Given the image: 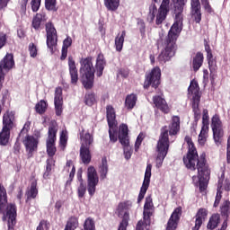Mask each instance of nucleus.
I'll list each match as a JSON object with an SVG mask.
<instances>
[{
    "mask_svg": "<svg viewBox=\"0 0 230 230\" xmlns=\"http://www.w3.org/2000/svg\"><path fill=\"white\" fill-rule=\"evenodd\" d=\"M174 4V22L168 31L167 37H165L163 46L164 49L157 57L159 64H166L169 60H172V57H175L177 51V39L182 31V22L184 21V0H172Z\"/></svg>",
    "mask_w": 230,
    "mask_h": 230,
    "instance_id": "nucleus-1",
    "label": "nucleus"
},
{
    "mask_svg": "<svg viewBox=\"0 0 230 230\" xmlns=\"http://www.w3.org/2000/svg\"><path fill=\"white\" fill-rule=\"evenodd\" d=\"M185 142L189 149L187 155L183 156V164H185L187 170H191V172L198 170L199 191L200 193H204L208 190V184L211 175V170L206 159V153H202L199 157L197 147H195L191 137L186 136Z\"/></svg>",
    "mask_w": 230,
    "mask_h": 230,
    "instance_id": "nucleus-2",
    "label": "nucleus"
},
{
    "mask_svg": "<svg viewBox=\"0 0 230 230\" xmlns=\"http://www.w3.org/2000/svg\"><path fill=\"white\" fill-rule=\"evenodd\" d=\"M7 205V206H6ZM0 213H3V220L7 218V230H15L17 224V206L14 203L8 204L6 189L0 183Z\"/></svg>",
    "mask_w": 230,
    "mask_h": 230,
    "instance_id": "nucleus-3",
    "label": "nucleus"
},
{
    "mask_svg": "<svg viewBox=\"0 0 230 230\" xmlns=\"http://www.w3.org/2000/svg\"><path fill=\"white\" fill-rule=\"evenodd\" d=\"M79 73L81 82L84 89H93L94 85V66H93V57L81 58L79 60Z\"/></svg>",
    "mask_w": 230,
    "mask_h": 230,
    "instance_id": "nucleus-4",
    "label": "nucleus"
},
{
    "mask_svg": "<svg viewBox=\"0 0 230 230\" xmlns=\"http://www.w3.org/2000/svg\"><path fill=\"white\" fill-rule=\"evenodd\" d=\"M157 157H156V168L163 166L164 157L168 155V149L170 148V138L168 135V129L166 127L161 128V134L157 142Z\"/></svg>",
    "mask_w": 230,
    "mask_h": 230,
    "instance_id": "nucleus-5",
    "label": "nucleus"
},
{
    "mask_svg": "<svg viewBox=\"0 0 230 230\" xmlns=\"http://www.w3.org/2000/svg\"><path fill=\"white\" fill-rule=\"evenodd\" d=\"M58 132V125L53 120L49 126L48 137L46 139L47 155L53 159L57 154V133Z\"/></svg>",
    "mask_w": 230,
    "mask_h": 230,
    "instance_id": "nucleus-6",
    "label": "nucleus"
},
{
    "mask_svg": "<svg viewBox=\"0 0 230 230\" xmlns=\"http://www.w3.org/2000/svg\"><path fill=\"white\" fill-rule=\"evenodd\" d=\"M132 208V201L125 200L118 204L117 215L121 221L119 225L118 230H127L128 227V222H130V212L128 211Z\"/></svg>",
    "mask_w": 230,
    "mask_h": 230,
    "instance_id": "nucleus-7",
    "label": "nucleus"
},
{
    "mask_svg": "<svg viewBox=\"0 0 230 230\" xmlns=\"http://www.w3.org/2000/svg\"><path fill=\"white\" fill-rule=\"evenodd\" d=\"M189 94H192V111L194 112V121H199L200 119V87L199 86V82L192 80L188 88Z\"/></svg>",
    "mask_w": 230,
    "mask_h": 230,
    "instance_id": "nucleus-8",
    "label": "nucleus"
},
{
    "mask_svg": "<svg viewBox=\"0 0 230 230\" xmlns=\"http://www.w3.org/2000/svg\"><path fill=\"white\" fill-rule=\"evenodd\" d=\"M80 223L78 221V217L75 216H72L67 219L64 230H76L78 229ZM81 230H96V223H94V219H93L92 217L86 218L83 224V228Z\"/></svg>",
    "mask_w": 230,
    "mask_h": 230,
    "instance_id": "nucleus-9",
    "label": "nucleus"
},
{
    "mask_svg": "<svg viewBox=\"0 0 230 230\" xmlns=\"http://www.w3.org/2000/svg\"><path fill=\"white\" fill-rule=\"evenodd\" d=\"M161 85V68L154 67L150 72H146L144 81V89H149L150 86L157 89Z\"/></svg>",
    "mask_w": 230,
    "mask_h": 230,
    "instance_id": "nucleus-10",
    "label": "nucleus"
},
{
    "mask_svg": "<svg viewBox=\"0 0 230 230\" xmlns=\"http://www.w3.org/2000/svg\"><path fill=\"white\" fill-rule=\"evenodd\" d=\"M45 30L47 33V48L50 50V53L57 51V44L58 42V35H57V29L51 22H48L45 24Z\"/></svg>",
    "mask_w": 230,
    "mask_h": 230,
    "instance_id": "nucleus-11",
    "label": "nucleus"
},
{
    "mask_svg": "<svg viewBox=\"0 0 230 230\" xmlns=\"http://www.w3.org/2000/svg\"><path fill=\"white\" fill-rule=\"evenodd\" d=\"M211 128L213 131V139L217 146L222 145V137H224V128L219 114H215L211 119Z\"/></svg>",
    "mask_w": 230,
    "mask_h": 230,
    "instance_id": "nucleus-12",
    "label": "nucleus"
},
{
    "mask_svg": "<svg viewBox=\"0 0 230 230\" xmlns=\"http://www.w3.org/2000/svg\"><path fill=\"white\" fill-rule=\"evenodd\" d=\"M14 66L15 60H13V54L12 53H7L0 61V91L3 89V83L4 82V71L8 73L13 69Z\"/></svg>",
    "mask_w": 230,
    "mask_h": 230,
    "instance_id": "nucleus-13",
    "label": "nucleus"
},
{
    "mask_svg": "<svg viewBox=\"0 0 230 230\" xmlns=\"http://www.w3.org/2000/svg\"><path fill=\"white\" fill-rule=\"evenodd\" d=\"M39 137H35L33 136H27L22 139V143H23L27 154V159H31L33 154L39 150Z\"/></svg>",
    "mask_w": 230,
    "mask_h": 230,
    "instance_id": "nucleus-14",
    "label": "nucleus"
},
{
    "mask_svg": "<svg viewBox=\"0 0 230 230\" xmlns=\"http://www.w3.org/2000/svg\"><path fill=\"white\" fill-rule=\"evenodd\" d=\"M100 182V178L98 177V172L94 166H90L87 169V184H88V193L90 197H93L96 193V186Z\"/></svg>",
    "mask_w": 230,
    "mask_h": 230,
    "instance_id": "nucleus-15",
    "label": "nucleus"
},
{
    "mask_svg": "<svg viewBox=\"0 0 230 230\" xmlns=\"http://www.w3.org/2000/svg\"><path fill=\"white\" fill-rule=\"evenodd\" d=\"M151 177H152V164H147L145 176H144V181L137 197V204H140L143 201V199H145V195H146V191H148V188H150Z\"/></svg>",
    "mask_w": 230,
    "mask_h": 230,
    "instance_id": "nucleus-16",
    "label": "nucleus"
},
{
    "mask_svg": "<svg viewBox=\"0 0 230 230\" xmlns=\"http://www.w3.org/2000/svg\"><path fill=\"white\" fill-rule=\"evenodd\" d=\"M170 13V0H163L160 7L158 8V12L156 13L155 24L160 26L163 24L164 21H166V17Z\"/></svg>",
    "mask_w": 230,
    "mask_h": 230,
    "instance_id": "nucleus-17",
    "label": "nucleus"
},
{
    "mask_svg": "<svg viewBox=\"0 0 230 230\" xmlns=\"http://www.w3.org/2000/svg\"><path fill=\"white\" fill-rule=\"evenodd\" d=\"M190 15L196 24H200L202 21L200 0H190Z\"/></svg>",
    "mask_w": 230,
    "mask_h": 230,
    "instance_id": "nucleus-18",
    "label": "nucleus"
},
{
    "mask_svg": "<svg viewBox=\"0 0 230 230\" xmlns=\"http://www.w3.org/2000/svg\"><path fill=\"white\" fill-rule=\"evenodd\" d=\"M68 71L70 75V84L72 85H78V68L76 67V61L73 56L68 57Z\"/></svg>",
    "mask_w": 230,
    "mask_h": 230,
    "instance_id": "nucleus-19",
    "label": "nucleus"
},
{
    "mask_svg": "<svg viewBox=\"0 0 230 230\" xmlns=\"http://www.w3.org/2000/svg\"><path fill=\"white\" fill-rule=\"evenodd\" d=\"M182 215V207L176 208L172 213L168 222L166 230H175L179 225V220H181V216Z\"/></svg>",
    "mask_w": 230,
    "mask_h": 230,
    "instance_id": "nucleus-20",
    "label": "nucleus"
},
{
    "mask_svg": "<svg viewBox=\"0 0 230 230\" xmlns=\"http://www.w3.org/2000/svg\"><path fill=\"white\" fill-rule=\"evenodd\" d=\"M153 103L155 108L157 109V111H162L163 114H170L171 109L164 97L161 95L153 96Z\"/></svg>",
    "mask_w": 230,
    "mask_h": 230,
    "instance_id": "nucleus-21",
    "label": "nucleus"
},
{
    "mask_svg": "<svg viewBox=\"0 0 230 230\" xmlns=\"http://www.w3.org/2000/svg\"><path fill=\"white\" fill-rule=\"evenodd\" d=\"M54 105L56 116H62V112L64 111L62 108V105H64V97L62 96V87L60 86H58L55 89Z\"/></svg>",
    "mask_w": 230,
    "mask_h": 230,
    "instance_id": "nucleus-22",
    "label": "nucleus"
},
{
    "mask_svg": "<svg viewBox=\"0 0 230 230\" xmlns=\"http://www.w3.org/2000/svg\"><path fill=\"white\" fill-rule=\"evenodd\" d=\"M3 128L12 130L15 127V112L6 111L3 115Z\"/></svg>",
    "mask_w": 230,
    "mask_h": 230,
    "instance_id": "nucleus-23",
    "label": "nucleus"
},
{
    "mask_svg": "<svg viewBox=\"0 0 230 230\" xmlns=\"http://www.w3.org/2000/svg\"><path fill=\"white\" fill-rule=\"evenodd\" d=\"M39 196V189L37 188V180H33L31 182V188H27L25 191V202L26 204H31V200H35Z\"/></svg>",
    "mask_w": 230,
    "mask_h": 230,
    "instance_id": "nucleus-24",
    "label": "nucleus"
},
{
    "mask_svg": "<svg viewBox=\"0 0 230 230\" xmlns=\"http://www.w3.org/2000/svg\"><path fill=\"white\" fill-rule=\"evenodd\" d=\"M166 127L167 133L169 132L170 136H177L179 132L181 131V117L179 116H172V121L171 124L169 125V129L168 126H164Z\"/></svg>",
    "mask_w": 230,
    "mask_h": 230,
    "instance_id": "nucleus-25",
    "label": "nucleus"
},
{
    "mask_svg": "<svg viewBox=\"0 0 230 230\" xmlns=\"http://www.w3.org/2000/svg\"><path fill=\"white\" fill-rule=\"evenodd\" d=\"M195 218V226L192 227V230H199L202 227V224L208 218V209L199 208L196 213Z\"/></svg>",
    "mask_w": 230,
    "mask_h": 230,
    "instance_id": "nucleus-26",
    "label": "nucleus"
},
{
    "mask_svg": "<svg viewBox=\"0 0 230 230\" xmlns=\"http://www.w3.org/2000/svg\"><path fill=\"white\" fill-rule=\"evenodd\" d=\"M106 118L108 127H118V120H116V110L112 105L106 106Z\"/></svg>",
    "mask_w": 230,
    "mask_h": 230,
    "instance_id": "nucleus-27",
    "label": "nucleus"
},
{
    "mask_svg": "<svg viewBox=\"0 0 230 230\" xmlns=\"http://www.w3.org/2000/svg\"><path fill=\"white\" fill-rule=\"evenodd\" d=\"M105 66H107V61L105 60V56L100 53L97 56L96 63H95V69L96 75L100 78L103 75V69H105Z\"/></svg>",
    "mask_w": 230,
    "mask_h": 230,
    "instance_id": "nucleus-28",
    "label": "nucleus"
},
{
    "mask_svg": "<svg viewBox=\"0 0 230 230\" xmlns=\"http://www.w3.org/2000/svg\"><path fill=\"white\" fill-rule=\"evenodd\" d=\"M44 21H46V14L44 13H38L32 18L31 27L34 28L36 30V31H39V30H40V26H41L42 22H44Z\"/></svg>",
    "mask_w": 230,
    "mask_h": 230,
    "instance_id": "nucleus-29",
    "label": "nucleus"
},
{
    "mask_svg": "<svg viewBox=\"0 0 230 230\" xmlns=\"http://www.w3.org/2000/svg\"><path fill=\"white\" fill-rule=\"evenodd\" d=\"M202 64H204V54L202 52H197L192 59L193 71L197 73L202 67Z\"/></svg>",
    "mask_w": 230,
    "mask_h": 230,
    "instance_id": "nucleus-30",
    "label": "nucleus"
},
{
    "mask_svg": "<svg viewBox=\"0 0 230 230\" xmlns=\"http://www.w3.org/2000/svg\"><path fill=\"white\" fill-rule=\"evenodd\" d=\"M94 143V137L90 133L81 135V148H91Z\"/></svg>",
    "mask_w": 230,
    "mask_h": 230,
    "instance_id": "nucleus-31",
    "label": "nucleus"
},
{
    "mask_svg": "<svg viewBox=\"0 0 230 230\" xmlns=\"http://www.w3.org/2000/svg\"><path fill=\"white\" fill-rule=\"evenodd\" d=\"M72 44L73 39L69 36L63 40L60 60H66V58H67V49L71 48Z\"/></svg>",
    "mask_w": 230,
    "mask_h": 230,
    "instance_id": "nucleus-32",
    "label": "nucleus"
},
{
    "mask_svg": "<svg viewBox=\"0 0 230 230\" xmlns=\"http://www.w3.org/2000/svg\"><path fill=\"white\" fill-rule=\"evenodd\" d=\"M80 159L84 164H89L91 159H93L91 148L80 147Z\"/></svg>",
    "mask_w": 230,
    "mask_h": 230,
    "instance_id": "nucleus-33",
    "label": "nucleus"
},
{
    "mask_svg": "<svg viewBox=\"0 0 230 230\" xmlns=\"http://www.w3.org/2000/svg\"><path fill=\"white\" fill-rule=\"evenodd\" d=\"M125 37H127V31H122L121 34H118L117 37L115 38L116 51L121 52V50L123 49Z\"/></svg>",
    "mask_w": 230,
    "mask_h": 230,
    "instance_id": "nucleus-34",
    "label": "nucleus"
},
{
    "mask_svg": "<svg viewBox=\"0 0 230 230\" xmlns=\"http://www.w3.org/2000/svg\"><path fill=\"white\" fill-rule=\"evenodd\" d=\"M220 224V215L219 214H213L207 225V229H217L218 227V225Z\"/></svg>",
    "mask_w": 230,
    "mask_h": 230,
    "instance_id": "nucleus-35",
    "label": "nucleus"
},
{
    "mask_svg": "<svg viewBox=\"0 0 230 230\" xmlns=\"http://www.w3.org/2000/svg\"><path fill=\"white\" fill-rule=\"evenodd\" d=\"M137 102V96L134 93L128 94L125 100V107L128 111H132L134 107H136V102Z\"/></svg>",
    "mask_w": 230,
    "mask_h": 230,
    "instance_id": "nucleus-36",
    "label": "nucleus"
},
{
    "mask_svg": "<svg viewBox=\"0 0 230 230\" xmlns=\"http://www.w3.org/2000/svg\"><path fill=\"white\" fill-rule=\"evenodd\" d=\"M208 131H209V126L202 125L201 130L198 138L199 145H206V141H208Z\"/></svg>",
    "mask_w": 230,
    "mask_h": 230,
    "instance_id": "nucleus-37",
    "label": "nucleus"
},
{
    "mask_svg": "<svg viewBox=\"0 0 230 230\" xmlns=\"http://www.w3.org/2000/svg\"><path fill=\"white\" fill-rule=\"evenodd\" d=\"M10 130L11 129L2 128L0 132V145L2 146H6V145H8V142L10 141Z\"/></svg>",
    "mask_w": 230,
    "mask_h": 230,
    "instance_id": "nucleus-38",
    "label": "nucleus"
},
{
    "mask_svg": "<svg viewBox=\"0 0 230 230\" xmlns=\"http://www.w3.org/2000/svg\"><path fill=\"white\" fill-rule=\"evenodd\" d=\"M55 166V160L53 158H49L46 161V170L43 173V179H49V175H51V170Z\"/></svg>",
    "mask_w": 230,
    "mask_h": 230,
    "instance_id": "nucleus-39",
    "label": "nucleus"
},
{
    "mask_svg": "<svg viewBox=\"0 0 230 230\" xmlns=\"http://www.w3.org/2000/svg\"><path fill=\"white\" fill-rule=\"evenodd\" d=\"M104 5L110 12H116L119 8V0H104Z\"/></svg>",
    "mask_w": 230,
    "mask_h": 230,
    "instance_id": "nucleus-40",
    "label": "nucleus"
},
{
    "mask_svg": "<svg viewBox=\"0 0 230 230\" xmlns=\"http://www.w3.org/2000/svg\"><path fill=\"white\" fill-rule=\"evenodd\" d=\"M100 173L102 179H107L109 173V165L107 164V157H102V165L100 166Z\"/></svg>",
    "mask_w": 230,
    "mask_h": 230,
    "instance_id": "nucleus-41",
    "label": "nucleus"
},
{
    "mask_svg": "<svg viewBox=\"0 0 230 230\" xmlns=\"http://www.w3.org/2000/svg\"><path fill=\"white\" fill-rule=\"evenodd\" d=\"M35 111L38 114H44L48 111V102L44 100L40 101L35 106Z\"/></svg>",
    "mask_w": 230,
    "mask_h": 230,
    "instance_id": "nucleus-42",
    "label": "nucleus"
},
{
    "mask_svg": "<svg viewBox=\"0 0 230 230\" xmlns=\"http://www.w3.org/2000/svg\"><path fill=\"white\" fill-rule=\"evenodd\" d=\"M137 24L142 39H146V23H145V21L138 19Z\"/></svg>",
    "mask_w": 230,
    "mask_h": 230,
    "instance_id": "nucleus-43",
    "label": "nucleus"
},
{
    "mask_svg": "<svg viewBox=\"0 0 230 230\" xmlns=\"http://www.w3.org/2000/svg\"><path fill=\"white\" fill-rule=\"evenodd\" d=\"M221 215L222 217H225L226 218H229V215H230V201L226 200L225 201L221 208Z\"/></svg>",
    "mask_w": 230,
    "mask_h": 230,
    "instance_id": "nucleus-44",
    "label": "nucleus"
},
{
    "mask_svg": "<svg viewBox=\"0 0 230 230\" xmlns=\"http://www.w3.org/2000/svg\"><path fill=\"white\" fill-rule=\"evenodd\" d=\"M109 136L111 143L118 141V126L109 127Z\"/></svg>",
    "mask_w": 230,
    "mask_h": 230,
    "instance_id": "nucleus-45",
    "label": "nucleus"
},
{
    "mask_svg": "<svg viewBox=\"0 0 230 230\" xmlns=\"http://www.w3.org/2000/svg\"><path fill=\"white\" fill-rule=\"evenodd\" d=\"M155 13H157V5H155V4H152L149 6V13L147 16L149 22H154V20L155 19Z\"/></svg>",
    "mask_w": 230,
    "mask_h": 230,
    "instance_id": "nucleus-46",
    "label": "nucleus"
},
{
    "mask_svg": "<svg viewBox=\"0 0 230 230\" xmlns=\"http://www.w3.org/2000/svg\"><path fill=\"white\" fill-rule=\"evenodd\" d=\"M28 51L31 58H37V56L39 55V49L35 43L31 42L29 44Z\"/></svg>",
    "mask_w": 230,
    "mask_h": 230,
    "instance_id": "nucleus-47",
    "label": "nucleus"
},
{
    "mask_svg": "<svg viewBox=\"0 0 230 230\" xmlns=\"http://www.w3.org/2000/svg\"><path fill=\"white\" fill-rule=\"evenodd\" d=\"M96 102V97L94 93H86L84 96V103L88 105V107H93L94 102Z\"/></svg>",
    "mask_w": 230,
    "mask_h": 230,
    "instance_id": "nucleus-48",
    "label": "nucleus"
},
{
    "mask_svg": "<svg viewBox=\"0 0 230 230\" xmlns=\"http://www.w3.org/2000/svg\"><path fill=\"white\" fill-rule=\"evenodd\" d=\"M45 8L49 12H57V0H45Z\"/></svg>",
    "mask_w": 230,
    "mask_h": 230,
    "instance_id": "nucleus-49",
    "label": "nucleus"
},
{
    "mask_svg": "<svg viewBox=\"0 0 230 230\" xmlns=\"http://www.w3.org/2000/svg\"><path fill=\"white\" fill-rule=\"evenodd\" d=\"M87 191V186L84 181L80 182L79 187L77 188V196L79 199H84L85 197V193Z\"/></svg>",
    "mask_w": 230,
    "mask_h": 230,
    "instance_id": "nucleus-50",
    "label": "nucleus"
},
{
    "mask_svg": "<svg viewBox=\"0 0 230 230\" xmlns=\"http://www.w3.org/2000/svg\"><path fill=\"white\" fill-rule=\"evenodd\" d=\"M59 146L61 150H66V147L67 146V135L66 133L62 132L59 137Z\"/></svg>",
    "mask_w": 230,
    "mask_h": 230,
    "instance_id": "nucleus-51",
    "label": "nucleus"
},
{
    "mask_svg": "<svg viewBox=\"0 0 230 230\" xmlns=\"http://www.w3.org/2000/svg\"><path fill=\"white\" fill-rule=\"evenodd\" d=\"M119 137H128V126L127 124L120 125Z\"/></svg>",
    "mask_w": 230,
    "mask_h": 230,
    "instance_id": "nucleus-52",
    "label": "nucleus"
},
{
    "mask_svg": "<svg viewBox=\"0 0 230 230\" xmlns=\"http://www.w3.org/2000/svg\"><path fill=\"white\" fill-rule=\"evenodd\" d=\"M207 60H208L210 75H213V73L217 71V59H215V58H212L211 59H207Z\"/></svg>",
    "mask_w": 230,
    "mask_h": 230,
    "instance_id": "nucleus-53",
    "label": "nucleus"
},
{
    "mask_svg": "<svg viewBox=\"0 0 230 230\" xmlns=\"http://www.w3.org/2000/svg\"><path fill=\"white\" fill-rule=\"evenodd\" d=\"M201 3L207 13H215V10H213V7L209 4V0H201Z\"/></svg>",
    "mask_w": 230,
    "mask_h": 230,
    "instance_id": "nucleus-54",
    "label": "nucleus"
},
{
    "mask_svg": "<svg viewBox=\"0 0 230 230\" xmlns=\"http://www.w3.org/2000/svg\"><path fill=\"white\" fill-rule=\"evenodd\" d=\"M143 139H145V134L139 133L135 142V151L137 152L139 147L141 146V143H143Z\"/></svg>",
    "mask_w": 230,
    "mask_h": 230,
    "instance_id": "nucleus-55",
    "label": "nucleus"
},
{
    "mask_svg": "<svg viewBox=\"0 0 230 230\" xmlns=\"http://www.w3.org/2000/svg\"><path fill=\"white\" fill-rule=\"evenodd\" d=\"M202 125L209 127V111L208 109L203 110Z\"/></svg>",
    "mask_w": 230,
    "mask_h": 230,
    "instance_id": "nucleus-56",
    "label": "nucleus"
},
{
    "mask_svg": "<svg viewBox=\"0 0 230 230\" xmlns=\"http://www.w3.org/2000/svg\"><path fill=\"white\" fill-rule=\"evenodd\" d=\"M154 208V201L152 196H147L144 204V209H152Z\"/></svg>",
    "mask_w": 230,
    "mask_h": 230,
    "instance_id": "nucleus-57",
    "label": "nucleus"
},
{
    "mask_svg": "<svg viewBox=\"0 0 230 230\" xmlns=\"http://www.w3.org/2000/svg\"><path fill=\"white\" fill-rule=\"evenodd\" d=\"M42 0H31V6L32 12L36 13L39 12V9L40 8V3Z\"/></svg>",
    "mask_w": 230,
    "mask_h": 230,
    "instance_id": "nucleus-58",
    "label": "nucleus"
},
{
    "mask_svg": "<svg viewBox=\"0 0 230 230\" xmlns=\"http://www.w3.org/2000/svg\"><path fill=\"white\" fill-rule=\"evenodd\" d=\"M205 51L207 53V60H209L213 58V51L211 50V47L209 46V44L208 43L207 40H205Z\"/></svg>",
    "mask_w": 230,
    "mask_h": 230,
    "instance_id": "nucleus-59",
    "label": "nucleus"
},
{
    "mask_svg": "<svg viewBox=\"0 0 230 230\" xmlns=\"http://www.w3.org/2000/svg\"><path fill=\"white\" fill-rule=\"evenodd\" d=\"M49 223L48 220L42 219L39 226H37L36 230H46L49 229Z\"/></svg>",
    "mask_w": 230,
    "mask_h": 230,
    "instance_id": "nucleus-60",
    "label": "nucleus"
},
{
    "mask_svg": "<svg viewBox=\"0 0 230 230\" xmlns=\"http://www.w3.org/2000/svg\"><path fill=\"white\" fill-rule=\"evenodd\" d=\"M119 141L122 145V146H124V148L129 146L130 145L128 137H119Z\"/></svg>",
    "mask_w": 230,
    "mask_h": 230,
    "instance_id": "nucleus-61",
    "label": "nucleus"
},
{
    "mask_svg": "<svg viewBox=\"0 0 230 230\" xmlns=\"http://www.w3.org/2000/svg\"><path fill=\"white\" fill-rule=\"evenodd\" d=\"M143 215H144V220H146V222H150V217H152L153 212L151 209L144 208Z\"/></svg>",
    "mask_w": 230,
    "mask_h": 230,
    "instance_id": "nucleus-62",
    "label": "nucleus"
},
{
    "mask_svg": "<svg viewBox=\"0 0 230 230\" xmlns=\"http://www.w3.org/2000/svg\"><path fill=\"white\" fill-rule=\"evenodd\" d=\"M124 155H125V159L127 160L132 157V150L130 149V146L124 147Z\"/></svg>",
    "mask_w": 230,
    "mask_h": 230,
    "instance_id": "nucleus-63",
    "label": "nucleus"
},
{
    "mask_svg": "<svg viewBox=\"0 0 230 230\" xmlns=\"http://www.w3.org/2000/svg\"><path fill=\"white\" fill-rule=\"evenodd\" d=\"M226 163L230 164V136L227 138Z\"/></svg>",
    "mask_w": 230,
    "mask_h": 230,
    "instance_id": "nucleus-64",
    "label": "nucleus"
}]
</instances>
